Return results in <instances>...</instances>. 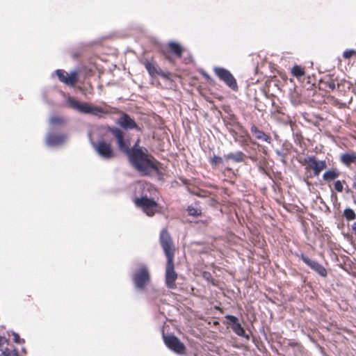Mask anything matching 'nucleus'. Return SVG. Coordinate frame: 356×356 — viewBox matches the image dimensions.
I'll return each mask as SVG.
<instances>
[{"label": "nucleus", "mask_w": 356, "mask_h": 356, "mask_svg": "<svg viewBox=\"0 0 356 356\" xmlns=\"http://www.w3.org/2000/svg\"><path fill=\"white\" fill-rule=\"evenodd\" d=\"M225 318L229 321V324L234 325L238 322V318L232 315H227Z\"/></svg>", "instance_id": "nucleus-32"}, {"label": "nucleus", "mask_w": 356, "mask_h": 356, "mask_svg": "<svg viewBox=\"0 0 356 356\" xmlns=\"http://www.w3.org/2000/svg\"><path fill=\"white\" fill-rule=\"evenodd\" d=\"M336 88V80L333 76H325L319 83V88L330 92L333 91Z\"/></svg>", "instance_id": "nucleus-16"}, {"label": "nucleus", "mask_w": 356, "mask_h": 356, "mask_svg": "<svg viewBox=\"0 0 356 356\" xmlns=\"http://www.w3.org/2000/svg\"><path fill=\"white\" fill-rule=\"evenodd\" d=\"M187 211L189 216L193 217H198L202 215V209L200 207H195L192 205L188 206Z\"/></svg>", "instance_id": "nucleus-23"}, {"label": "nucleus", "mask_w": 356, "mask_h": 356, "mask_svg": "<svg viewBox=\"0 0 356 356\" xmlns=\"http://www.w3.org/2000/svg\"><path fill=\"white\" fill-rule=\"evenodd\" d=\"M184 51L180 44L170 42L165 48L161 49V53L171 65H175V58H181Z\"/></svg>", "instance_id": "nucleus-6"}, {"label": "nucleus", "mask_w": 356, "mask_h": 356, "mask_svg": "<svg viewBox=\"0 0 356 356\" xmlns=\"http://www.w3.org/2000/svg\"><path fill=\"white\" fill-rule=\"evenodd\" d=\"M341 162L345 165L349 167L352 163H356V153H345L340 157Z\"/></svg>", "instance_id": "nucleus-20"}, {"label": "nucleus", "mask_w": 356, "mask_h": 356, "mask_svg": "<svg viewBox=\"0 0 356 356\" xmlns=\"http://www.w3.org/2000/svg\"><path fill=\"white\" fill-rule=\"evenodd\" d=\"M352 229H353L355 235L356 236V222L353 224Z\"/></svg>", "instance_id": "nucleus-35"}, {"label": "nucleus", "mask_w": 356, "mask_h": 356, "mask_svg": "<svg viewBox=\"0 0 356 356\" xmlns=\"http://www.w3.org/2000/svg\"><path fill=\"white\" fill-rule=\"evenodd\" d=\"M8 342V340L4 337L0 336V350L3 352V346Z\"/></svg>", "instance_id": "nucleus-34"}, {"label": "nucleus", "mask_w": 356, "mask_h": 356, "mask_svg": "<svg viewBox=\"0 0 356 356\" xmlns=\"http://www.w3.org/2000/svg\"><path fill=\"white\" fill-rule=\"evenodd\" d=\"M55 74L60 82L70 87H74L79 81V70H74L67 73L64 70L59 69L55 71Z\"/></svg>", "instance_id": "nucleus-10"}, {"label": "nucleus", "mask_w": 356, "mask_h": 356, "mask_svg": "<svg viewBox=\"0 0 356 356\" xmlns=\"http://www.w3.org/2000/svg\"><path fill=\"white\" fill-rule=\"evenodd\" d=\"M67 136L65 134L51 133L47 135V143L49 145H60L65 141Z\"/></svg>", "instance_id": "nucleus-17"}, {"label": "nucleus", "mask_w": 356, "mask_h": 356, "mask_svg": "<svg viewBox=\"0 0 356 356\" xmlns=\"http://www.w3.org/2000/svg\"><path fill=\"white\" fill-rule=\"evenodd\" d=\"M150 274L146 266L137 269L133 275L134 286L138 289H143L150 281Z\"/></svg>", "instance_id": "nucleus-9"}, {"label": "nucleus", "mask_w": 356, "mask_h": 356, "mask_svg": "<svg viewBox=\"0 0 356 356\" xmlns=\"http://www.w3.org/2000/svg\"><path fill=\"white\" fill-rule=\"evenodd\" d=\"M163 340L166 346L175 353L179 355L185 353V345L177 337L172 334L163 335Z\"/></svg>", "instance_id": "nucleus-11"}, {"label": "nucleus", "mask_w": 356, "mask_h": 356, "mask_svg": "<svg viewBox=\"0 0 356 356\" xmlns=\"http://www.w3.org/2000/svg\"><path fill=\"white\" fill-rule=\"evenodd\" d=\"M232 330L238 336L244 337L245 334V331L244 328L241 326L239 322L236 323L232 326Z\"/></svg>", "instance_id": "nucleus-25"}, {"label": "nucleus", "mask_w": 356, "mask_h": 356, "mask_svg": "<svg viewBox=\"0 0 356 356\" xmlns=\"http://www.w3.org/2000/svg\"><path fill=\"white\" fill-rule=\"evenodd\" d=\"M251 142V137L249 135L245 136H240V139L238 140V143L241 147H245L248 145L249 142ZM252 143L256 144L255 142L252 141Z\"/></svg>", "instance_id": "nucleus-28"}, {"label": "nucleus", "mask_w": 356, "mask_h": 356, "mask_svg": "<svg viewBox=\"0 0 356 356\" xmlns=\"http://www.w3.org/2000/svg\"><path fill=\"white\" fill-rule=\"evenodd\" d=\"M300 257L305 264H307L308 266H309L313 270H314L316 273H317L319 275H321L323 277H325L327 275V270L321 264L318 263L316 261L310 259L307 256L305 255L304 254H301Z\"/></svg>", "instance_id": "nucleus-14"}, {"label": "nucleus", "mask_w": 356, "mask_h": 356, "mask_svg": "<svg viewBox=\"0 0 356 356\" xmlns=\"http://www.w3.org/2000/svg\"><path fill=\"white\" fill-rule=\"evenodd\" d=\"M67 103L74 110L84 114H91L99 118H102L105 115L118 114L120 110L118 108L113 107L105 102L102 103V106H92L87 103L80 102L79 101L69 97Z\"/></svg>", "instance_id": "nucleus-3"}, {"label": "nucleus", "mask_w": 356, "mask_h": 356, "mask_svg": "<svg viewBox=\"0 0 356 356\" xmlns=\"http://www.w3.org/2000/svg\"><path fill=\"white\" fill-rule=\"evenodd\" d=\"M225 170L232 171V170L230 168H226Z\"/></svg>", "instance_id": "nucleus-36"}, {"label": "nucleus", "mask_w": 356, "mask_h": 356, "mask_svg": "<svg viewBox=\"0 0 356 356\" xmlns=\"http://www.w3.org/2000/svg\"><path fill=\"white\" fill-rule=\"evenodd\" d=\"M343 216L348 221L353 220L356 218V214L355 211L350 208H346L343 211Z\"/></svg>", "instance_id": "nucleus-24"}, {"label": "nucleus", "mask_w": 356, "mask_h": 356, "mask_svg": "<svg viewBox=\"0 0 356 356\" xmlns=\"http://www.w3.org/2000/svg\"><path fill=\"white\" fill-rule=\"evenodd\" d=\"M13 340L15 343H24V339H22L19 335L17 333L13 334Z\"/></svg>", "instance_id": "nucleus-33"}, {"label": "nucleus", "mask_w": 356, "mask_h": 356, "mask_svg": "<svg viewBox=\"0 0 356 356\" xmlns=\"http://www.w3.org/2000/svg\"><path fill=\"white\" fill-rule=\"evenodd\" d=\"M245 154L241 151L231 152L224 156L226 161L232 160L236 163L243 162L244 161Z\"/></svg>", "instance_id": "nucleus-21"}, {"label": "nucleus", "mask_w": 356, "mask_h": 356, "mask_svg": "<svg viewBox=\"0 0 356 356\" xmlns=\"http://www.w3.org/2000/svg\"><path fill=\"white\" fill-rule=\"evenodd\" d=\"M3 356H19L18 351L16 349L6 348L3 350Z\"/></svg>", "instance_id": "nucleus-30"}, {"label": "nucleus", "mask_w": 356, "mask_h": 356, "mask_svg": "<svg viewBox=\"0 0 356 356\" xmlns=\"http://www.w3.org/2000/svg\"><path fill=\"white\" fill-rule=\"evenodd\" d=\"M120 116L117 120V124L124 130L135 129L138 131H141V128L138 125L129 115L124 112L120 111Z\"/></svg>", "instance_id": "nucleus-12"}, {"label": "nucleus", "mask_w": 356, "mask_h": 356, "mask_svg": "<svg viewBox=\"0 0 356 356\" xmlns=\"http://www.w3.org/2000/svg\"><path fill=\"white\" fill-rule=\"evenodd\" d=\"M346 183V181H340L337 180L334 184V190L339 193H341L343 191V184Z\"/></svg>", "instance_id": "nucleus-29"}, {"label": "nucleus", "mask_w": 356, "mask_h": 356, "mask_svg": "<svg viewBox=\"0 0 356 356\" xmlns=\"http://www.w3.org/2000/svg\"><path fill=\"white\" fill-rule=\"evenodd\" d=\"M95 149L98 154L105 159H111L115 156V152L111 143L100 140L95 145Z\"/></svg>", "instance_id": "nucleus-13"}, {"label": "nucleus", "mask_w": 356, "mask_h": 356, "mask_svg": "<svg viewBox=\"0 0 356 356\" xmlns=\"http://www.w3.org/2000/svg\"><path fill=\"white\" fill-rule=\"evenodd\" d=\"M49 122L51 125H63L65 123V120L60 116L54 115L51 117Z\"/></svg>", "instance_id": "nucleus-26"}, {"label": "nucleus", "mask_w": 356, "mask_h": 356, "mask_svg": "<svg viewBox=\"0 0 356 356\" xmlns=\"http://www.w3.org/2000/svg\"><path fill=\"white\" fill-rule=\"evenodd\" d=\"M134 202L147 216L152 217L156 213L160 212L161 207L159 204L154 199L149 198L147 195L142 196L140 198H135Z\"/></svg>", "instance_id": "nucleus-5"}, {"label": "nucleus", "mask_w": 356, "mask_h": 356, "mask_svg": "<svg viewBox=\"0 0 356 356\" xmlns=\"http://www.w3.org/2000/svg\"><path fill=\"white\" fill-rule=\"evenodd\" d=\"M213 70L218 79L223 81L231 90L235 92L238 90L236 79L228 70L216 67Z\"/></svg>", "instance_id": "nucleus-8"}, {"label": "nucleus", "mask_w": 356, "mask_h": 356, "mask_svg": "<svg viewBox=\"0 0 356 356\" xmlns=\"http://www.w3.org/2000/svg\"><path fill=\"white\" fill-rule=\"evenodd\" d=\"M250 132L253 137L258 140L266 142L268 144H270L272 142L270 136L259 129V127L254 123L251 124Z\"/></svg>", "instance_id": "nucleus-15"}, {"label": "nucleus", "mask_w": 356, "mask_h": 356, "mask_svg": "<svg viewBox=\"0 0 356 356\" xmlns=\"http://www.w3.org/2000/svg\"><path fill=\"white\" fill-rule=\"evenodd\" d=\"M159 241L166 257L165 285L168 289H175L177 288L176 280L178 278V274L175 269L176 248L167 228H163L161 231Z\"/></svg>", "instance_id": "nucleus-2"}, {"label": "nucleus", "mask_w": 356, "mask_h": 356, "mask_svg": "<svg viewBox=\"0 0 356 356\" xmlns=\"http://www.w3.org/2000/svg\"><path fill=\"white\" fill-rule=\"evenodd\" d=\"M225 126L229 129V133L234 136L236 134V131L233 130L232 127H237L238 129L242 130L243 129L242 124L237 121L234 118H230L229 120L223 119Z\"/></svg>", "instance_id": "nucleus-18"}, {"label": "nucleus", "mask_w": 356, "mask_h": 356, "mask_svg": "<svg viewBox=\"0 0 356 356\" xmlns=\"http://www.w3.org/2000/svg\"><path fill=\"white\" fill-rule=\"evenodd\" d=\"M143 64L151 77L159 76L165 80H172V74L170 72L163 71L153 58L145 59Z\"/></svg>", "instance_id": "nucleus-7"}, {"label": "nucleus", "mask_w": 356, "mask_h": 356, "mask_svg": "<svg viewBox=\"0 0 356 356\" xmlns=\"http://www.w3.org/2000/svg\"><path fill=\"white\" fill-rule=\"evenodd\" d=\"M340 175V172L337 168H331L325 171L323 175V179L325 182H330L338 178Z\"/></svg>", "instance_id": "nucleus-19"}, {"label": "nucleus", "mask_w": 356, "mask_h": 356, "mask_svg": "<svg viewBox=\"0 0 356 356\" xmlns=\"http://www.w3.org/2000/svg\"><path fill=\"white\" fill-rule=\"evenodd\" d=\"M302 165H305V170L308 173V178L318 177L322 170L327 168V163L325 160L318 161L315 156H308L302 161Z\"/></svg>", "instance_id": "nucleus-4"}, {"label": "nucleus", "mask_w": 356, "mask_h": 356, "mask_svg": "<svg viewBox=\"0 0 356 356\" xmlns=\"http://www.w3.org/2000/svg\"><path fill=\"white\" fill-rule=\"evenodd\" d=\"M291 74L298 79H300L305 74V67H302L300 65H295L291 69Z\"/></svg>", "instance_id": "nucleus-22"}, {"label": "nucleus", "mask_w": 356, "mask_h": 356, "mask_svg": "<svg viewBox=\"0 0 356 356\" xmlns=\"http://www.w3.org/2000/svg\"><path fill=\"white\" fill-rule=\"evenodd\" d=\"M209 162L213 168H216L223 163V159L219 156L214 155L209 159Z\"/></svg>", "instance_id": "nucleus-27"}, {"label": "nucleus", "mask_w": 356, "mask_h": 356, "mask_svg": "<svg viewBox=\"0 0 356 356\" xmlns=\"http://www.w3.org/2000/svg\"><path fill=\"white\" fill-rule=\"evenodd\" d=\"M356 54V51L355 50H346L343 52V58L348 59L350 58L352 56H355Z\"/></svg>", "instance_id": "nucleus-31"}, {"label": "nucleus", "mask_w": 356, "mask_h": 356, "mask_svg": "<svg viewBox=\"0 0 356 356\" xmlns=\"http://www.w3.org/2000/svg\"><path fill=\"white\" fill-rule=\"evenodd\" d=\"M106 130L116 140L118 149L127 156L131 165L141 175H163L161 171L162 164L152 155L149 154L145 147L139 146L140 140H138L132 147H129V139H125L124 134L120 128L107 126Z\"/></svg>", "instance_id": "nucleus-1"}]
</instances>
